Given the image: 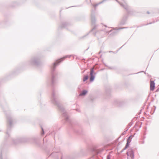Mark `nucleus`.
<instances>
[{
	"mask_svg": "<svg viewBox=\"0 0 159 159\" xmlns=\"http://www.w3.org/2000/svg\"><path fill=\"white\" fill-rule=\"evenodd\" d=\"M127 159H133L134 157V153L131 150H129L127 152Z\"/></svg>",
	"mask_w": 159,
	"mask_h": 159,
	"instance_id": "1",
	"label": "nucleus"
},
{
	"mask_svg": "<svg viewBox=\"0 0 159 159\" xmlns=\"http://www.w3.org/2000/svg\"><path fill=\"white\" fill-rule=\"evenodd\" d=\"M150 89L151 91H153L155 89V84L153 81L150 80Z\"/></svg>",
	"mask_w": 159,
	"mask_h": 159,
	"instance_id": "2",
	"label": "nucleus"
},
{
	"mask_svg": "<svg viewBox=\"0 0 159 159\" xmlns=\"http://www.w3.org/2000/svg\"><path fill=\"white\" fill-rule=\"evenodd\" d=\"M133 136H130L127 140V143L126 145V146H128V144L131 142V139L132 138Z\"/></svg>",
	"mask_w": 159,
	"mask_h": 159,
	"instance_id": "3",
	"label": "nucleus"
},
{
	"mask_svg": "<svg viewBox=\"0 0 159 159\" xmlns=\"http://www.w3.org/2000/svg\"><path fill=\"white\" fill-rule=\"evenodd\" d=\"M87 91L86 90H84L80 94V95L82 96L84 95L87 93Z\"/></svg>",
	"mask_w": 159,
	"mask_h": 159,
	"instance_id": "4",
	"label": "nucleus"
},
{
	"mask_svg": "<svg viewBox=\"0 0 159 159\" xmlns=\"http://www.w3.org/2000/svg\"><path fill=\"white\" fill-rule=\"evenodd\" d=\"M90 76H91V77H90V81H92L94 80V76L93 75H90Z\"/></svg>",
	"mask_w": 159,
	"mask_h": 159,
	"instance_id": "5",
	"label": "nucleus"
},
{
	"mask_svg": "<svg viewBox=\"0 0 159 159\" xmlns=\"http://www.w3.org/2000/svg\"><path fill=\"white\" fill-rule=\"evenodd\" d=\"M88 79V76H84L83 78V81H85Z\"/></svg>",
	"mask_w": 159,
	"mask_h": 159,
	"instance_id": "6",
	"label": "nucleus"
},
{
	"mask_svg": "<svg viewBox=\"0 0 159 159\" xmlns=\"http://www.w3.org/2000/svg\"><path fill=\"white\" fill-rule=\"evenodd\" d=\"M94 67H93L91 70L90 71V75H93V69H94Z\"/></svg>",
	"mask_w": 159,
	"mask_h": 159,
	"instance_id": "7",
	"label": "nucleus"
},
{
	"mask_svg": "<svg viewBox=\"0 0 159 159\" xmlns=\"http://www.w3.org/2000/svg\"><path fill=\"white\" fill-rule=\"evenodd\" d=\"M61 61V59H60L57 61V62L58 63L60 62Z\"/></svg>",
	"mask_w": 159,
	"mask_h": 159,
	"instance_id": "8",
	"label": "nucleus"
},
{
	"mask_svg": "<svg viewBox=\"0 0 159 159\" xmlns=\"http://www.w3.org/2000/svg\"><path fill=\"white\" fill-rule=\"evenodd\" d=\"M56 63H54V65H56Z\"/></svg>",
	"mask_w": 159,
	"mask_h": 159,
	"instance_id": "9",
	"label": "nucleus"
},
{
	"mask_svg": "<svg viewBox=\"0 0 159 159\" xmlns=\"http://www.w3.org/2000/svg\"><path fill=\"white\" fill-rule=\"evenodd\" d=\"M107 159H109V158H107Z\"/></svg>",
	"mask_w": 159,
	"mask_h": 159,
	"instance_id": "10",
	"label": "nucleus"
},
{
	"mask_svg": "<svg viewBox=\"0 0 159 159\" xmlns=\"http://www.w3.org/2000/svg\"><path fill=\"white\" fill-rule=\"evenodd\" d=\"M107 159H109V158H107Z\"/></svg>",
	"mask_w": 159,
	"mask_h": 159,
	"instance_id": "11",
	"label": "nucleus"
}]
</instances>
